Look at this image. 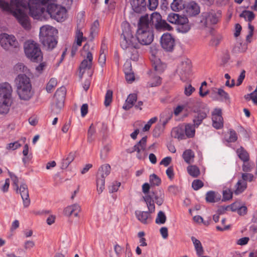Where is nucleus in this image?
<instances>
[{
	"label": "nucleus",
	"mask_w": 257,
	"mask_h": 257,
	"mask_svg": "<svg viewBox=\"0 0 257 257\" xmlns=\"http://www.w3.org/2000/svg\"><path fill=\"white\" fill-rule=\"evenodd\" d=\"M168 191L174 195H176L179 191V188L175 185H170L168 187Z\"/></svg>",
	"instance_id": "63"
},
{
	"label": "nucleus",
	"mask_w": 257,
	"mask_h": 257,
	"mask_svg": "<svg viewBox=\"0 0 257 257\" xmlns=\"http://www.w3.org/2000/svg\"><path fill=\"white\" fill-rule=\"evenodd\" d=\"M149 4L147 5L150 10H155L158 6V0H148Z\"/></svg>",
	"instance_id": "54"
},
{
	"label": "nucleus",
	"mask_w": 257,
	"mask_h": 257,
	"mask_svg": "<svg viewBox=\"0 0 257 257\" xmlns=\"http://www.w3.org/2000/svg\"><path fill=\"white\" fill-rule=\"evenodd\" d=\"M204 184L202 181L199 179L195 180L192 183V187L195 190H198L202 188Z\"/></svg>",
	"instance_id": "52"
},
{
	"label": "nucleus",
	"mask_w": 257,
	"mask_h": 257,
	"mask_svg": "<svg viewBox=\"0 0 257 257\" xmlns=\"http://www.w3.org/2000/svg\"><path fill=\"white\" fill-rule=\"evenodd\" d=\"M237 139V136L235 131L230 130L229 131V137L228 139V142H235Z\"/></svg>",
	"instance_id": "55"
},
{
	"label": "nucleus",
	"mask_w": 257,
	"mask_h": 257,
	"mask_svg": "<svg viewBox=\"0 0 257 257\" xmlns=\"http://www.w3.org/2000/svg\"><path fill=\"white\" fill-rule=\"evenodd\" d=\"M212 125L216 129L221 128L223 125V118L221 115H212Z\"/></svg>",
	"instance_id": "32"
},
{
	"label": "nucleus",
	"mask_w": 257,
	"mask_h": 257,
	"mask_svg": "<svg viewBox=\"0 0 257 257\" xmlns=\"http://www.w3.org/2000/svg\"><path fill=\"white\" fill-rule=\"evenodd\" d=\"M236 189L234 190V193L238 195L241 193L246 188V183L242 181L239 180L235 185Z\"/></svg>",
	"instance_id": "36"
},
{
	"label": "nucleus",
	"mask_w": 257,
	"mask_h": 257,
	"mask_svg": "<svg viewBox=\"0 0 257 257\" xmlns=\"http://www.w3.org/2000/svg\"><path fill=\"white\" fill-rule=\"evenodd\" d=\"M8 173L10 176L11 179L13 181V185L14 186V188L16 190V192L18 193V188L19 186V179L12 172L8 171Z\"/></svg>",
	"instance_id": "40"
},
{
	"label": "nucleus",
	"mask_w": 257,
	"mask_h": 257,
	"mask_svg": "<svg viewBox=\"0 0 257 257\" xmlns=\"http://www.w3.org/2000/svg\"><path fill=\"white\" fill-rule=\"evenodd\" d=\"M120 185L121 183L117 181L112 182V184L108 187L109 192L112 193L116 192Z\"/></svg>",
	"instance_id": "50"
},
{
	"label": "nucleus",
	"mask_w": 257,
	"mask_h": 257,
	"mask_svg": "<svg viewBox=\"0 0 257 257\" xmlns=\"http://www.w3.org/2000/svg\"><path fill=\"white\" fill-rule=\"evenodd\" d=\"M99 22L97 20L95 21L92 24L91 29H90V34L92 35H95L98 31L99 28Z\"/></svg>",
	"instance_id": "53"
},
{
	"label": "nucleus",
	"mask_w": 257,
	"mask_h": 257,
	"mask_svg": "<svg viewBox=\"0 0 257 257\" xmlns=\"http://www.w3.org/2000/svg\"><path fill=\"white\" fill-rule=\"evenodd\" d=\"M185 2L184 0H173L171 8L173 11H179L185 8Z\"/></svg>",
	"instance_id": "30"
},
{
	"label": "nucleus",
	"mask_w": 257,
	"mask_h": 257,
	"mask_svg": "<svg viewBox=\"0 0 257 257\" xmlns=\"http://www.w3.org/2000/svg\"><path fill=\"white\" fill-rule=\"evenodd\" d=\"M191 70V63L189 59L182 61L177 69L180 79L183 81H185L190 75Z\"/></svg>",
	"instance_id": "14"
},
{
	"label": "nucleus",
	"mask_w": 257,
	"mask_h": 257,
	"mask_svg": "<svg viewBox=\"0 0 257 257\" xmlns=\"http://www.w3.org/2000/svg\"><path fill=\"white\" fill-rule=\"evenodd\" d=\"M195 91V88L191 85H186L185 87L184 94L186 96H190Z\"/></svg>",
	"instance_id": "56"
},
{
	"label": "nucleus",
	"mask_w": 257,
	"mask_h": 257,
	"mask_svg": "<svg viewBox=\"0 0 257 257\" xmlns=\"http://www.w3.org/2000/svg\"><path fill=\"white\" fill-rule=\"evenodd\" d=\"M80 211V206L77 204H74L66 207L64 209V214L68 216L74 215V216L77 217Z\"/></svg>",
	"instance_id": "25"
},
{
	"label": "nucleus",
	"mask_w": 257,
	"mask_h": 257,
	"mask_svg": "<svg viewBox=\"0 0 257 257\" xmlns=\"http://www.w3.org/2000/svg\"><path fill=\"white\" fill-rule=\"evenodd\" d=\"M20 194L23 200L24 206L27 207L30 204V199L29 198V191L27 185L25 184H22L18 188V193Z\"/></svg>",
	"instance_id": "18"
},
{
	"label": "nucleus",
	"mask_w": 257,
	"mask_h": 257,
	"mask_svg": "<svg viewBox=\"0 0 257 257\" xmlns=\"http://www.w3.org/2000/svg\"><path fill=\"white\" fill-rule=\"evenodd\" d=\"M166 216L165 214L162 211H160L158 213L156 219V223L157 224H164L166 222Z\"/></svg>",
	"instance_id": "42"
},
{
	"label": "nucleus",
	"mask_w": 257,
	"mask_h": 257,
	"mask_svg": "<svg viewBox=\"0 0 257 257\" xmlns=\"http://www.w3.org/2000/svg\"><path fill=\"white\" fill-rule=\"evenodd\" d=\"M253 178V175L252 174L249 173H243L242 174V181L245 182L248 181L251 182L252 181Z\"/></svg>",
	"instance_id": "60"
},
{
	"label": "nucleus",
	"mask_w": 257,
	"mask_h": 257,
	"mask_svg": "<svg viewBox=\"0 0 257 257\" xmlns=\"http://www.w3.org/2000/svg\"><path fill=\"white\" fill-rule=\"evenodd\" d=\"M184 9L186 15L189 17L196 16L200 13L199 5L194 1L190 2L186 5Z\"/></svg>",
	"instance_id": "19"
},
{
	"label": "nucleus",
	"mask_w": 257,
	"mask_h": 257,
	"mask_svg": "<svg viewBox=\"0 0 257 257\" xmlns=\"http://www.w3.org/2000/svg\"><path fill=\"white\" fill-rule=\"evenodd\" d=\"M24 51L26 56L34 62L40 61L43 55L38 44L34 41L28 40L24 45Z\"/></svg>",
	"instance_id": "6"
},
{
	"label": "nucleus",
	"mask_w": 257,
	"mask_h": 257,
	"mask_svg": "<svg viewBox=\"0 0 257 257\" xmlns=\"http://www.w3.org/2000/svg\"><path fill=\"white\" fill-rule=\"evenodd\" d=\"M17 93L21 100L28 101L31 99L34 91L32 89L31 80L26 74H19L16 78Z\"/></svg>",
	"instance_id": "3"
},
{
	"label": "nucleus",
	"mask_w": 257,
	"mask_h": 257,
	"mask_svg": "<svg viewBox=\"0 0 257 257\" xmlns=\"http://www.w3.org/2000/svg\"><path fill=\"white\" fill-rule=\"evenodd\" d=\"M173 135L175 138L179 140H184L186 139V135L184 133V131L181 128H175L173 130Z\"/></svg>",
	"instance_id": "38"
},
{
	"label": "nucleus",
	"mask_w": 257,
	"mask_h": 257,
	"mask_svg": "<svg viewBox=\"0 0 257 257\" xmlns=\"http://www.w3.org/2000/svg\"><path fill=\"white\" fill-rule=\"evenodd\" d=\"M131 5L134 11L137 13H141L147 8L146 0H131Z\"/></svg>",
	"instance_id": "20"
},
{
	"label": "nucleus",
	"mask_w": 257,
	"mask_h": 257,
	"mask_svg": "<svg viewBox=\"0 0 257 257\" xmlns=\"http://www.w3.org/2000/svg\"><path fill=\"white\" fill-rule=\"evenodd\" d=\"M137 100V95L135 93L130 94L128 95L125 100V103L122 106L123 109L125 110H129L134 105L135 102Z\"/></svg>",
	"instance_id": "27"
},
{
	"label": "nucleus",
	"mask_w": 257,
	"mask_h": 257,
	"mask_svg": "<svg viewBox=\"0 0 257 257\" xmlns=\"http://www.w3.org/2000/svg\"><path fill=\"white\" fill-rule=\"evenodd\" d=\"M149 23L153 29L155 28L157 31H170L172 27L165 20L162 19L161 15L157 13H153L149 18Z\"/></svg>",
	"instance_id": "11"
},
{
	"label": "nucleus",
	"mask_w": 257,
	"mask_h": 257,
	"mask_svg": "<svg viewBox=\"0 0 257 257\" xmlns=\"http://www.w3.org/2000/svg\"><path fill=\"white\" fill-rule=\"evenodd\" d=\"M182 157L186 163L190 164L193 162L194 153L191 150L188 149L183 152Z\"/></svg>",
	"instance_id": "34"
},
{
	"label": "nucleus",
	"mask_w": 257,
	"mask_h": 257,
	"mask_svg": "<svg viewBox=\"0 0 257 257\" xmlns=\"http://www.w3.org/2000/svg\"><path fill=\"white\" fill-rule=\"evenodd\" d=\"M110 151V147L108 146H104L100 151V159L104 161L107 157V154Z\"/></svg>",
	"instance_id": "51"
},
{
	"label": "nucleus",
	"mask_w": 257,
	"mask_h": 257,
	"mask_svg": "<svg viewBox=\"0 0 257 257\" xmlns=\"http://www.w3.org/2000/svg\"><path fill=\"white\" fill-rule=\"evenodd\" d=\"M21 146L20 144L18 142L10 143L8 145L7 149L11 150H15Z\"/></svg>",
	"instance_id": "59"
},
{
	"label": "nucleus",
	"mask_w": 257,
	"mask_h": 257,
	"mask_svg": "<svg viewBox=\"0 0 257 257\" xmlns=\"http://www.w3.org/2000/svg\"><path fill=\"white\" fill-rule=\"evenodd\" d=\"M75 39L77 45L80 46L84 38L83 33L80 30L77 29L76 32Z\"/></svg>",
	"instance_id": "48"
},
{
	"label": "nucleus",
	"mask_w": 257,
	"mask_h": 257,
	"mask_svg": "<svg viewBox=\"0 0 257 257\" xmlns=\"http://www.w3.org/2000/svg\"><path fill=\"white\" fill-rule=\"evenodd\" d=\"M136 38L140 46L149 45L153 41V29L149 23V17L148 15L142 16L140 18Z\"/></svg>",
	"instance_id": "2"
},
{
	"label": "nucleus",
	"mask_w": 257,
	"mask_h": 257,
	"mask_svg": "<svg viewBox=\"0 0 257 257\" xmlns=\"http://www.w3.org/2000/svg\"><path fill=\"white\" fill-rule=\"evenodd\" d=\"M162 50L159 49V46L153 45L150 48V60L153 69L158 74L164 72L166 68L165 63L162 62L160 56L162 54Z\"/></svg>",
	"instance_id": "7"
},
{
	"label": "nucleus",
	"mask_w": 257,
	"mask_h": 257,
	"mask_svg": "<svg viewBox=\"0 0 257 257\" xmlns=\"http://www.w3.org/2000/svg\"><path fill=\"white\" fill-rule=\"evenodd\" d=\"M27 70V68L22 63H19L14 67V71L16 73L20 72H26Z\"/></svg>",
	"instance_id": "44"
},
{
	"label": "nucleus",
	"mask_w": 257,
	"mask_h": 257,
	"mask_svg": "<svg viewBox=\"0 0 257 257\" xmlns=\"http://www.w3.org/2000/svg\"><path fill=\"white\" fill-rule=\"evenodd\" d=\"M156 73L159 74L154 70H151L149 73L150 80L148 82V85L150 87H156L161 84V78L158 75L156 74Z\"/></svg>",
	"instance_id": "22"
},
{
	"label": "nucleus",
	"mask_w": 257,
	"mask_h": 257,
	"mask_svg": "<svg viewBox=\"0 0 257 257\" xmlns=\"http://www.w3.org/2000/svg\"><path fill=\"white\" fill-rule=\"evenodd\" d=\"M80 211V206L77 204H74L66 207L64 209V214L68 216L74 215V216L77 217Z\"/></svg>",
	"instance_id": "26"
},
{
	"label": "nucleus",
	"mask_w": 257,
	"mask_h": 257,
	"mask_svg": "<svg viewBox=\"0 0 257 257\" xmlns=\"http://www.w3.org/2000/svg\"><path fill=\"white\" fill-rule=\"evenodd\" d=\"M93 60L92 54L90 52H87L86 58L84 59L80 65V69H90L91 68Z\"/></svg>",
	"instance_id": "28"
},
{
	"label": "nucleus",
	"mask_w": 257,
	"mask_h": 257,
	"mask_svg": "<svg viewBox=\"0 0 257 257\" xmlns=\"http://www.w3.org/2000/svg\"><path fill=\"white\" fill-rule=\"evenodd\" d=\"M179 15L175 13H171L168 15L167 20L172 24H177L178 22Z\"/></svg>",
	"instance_id": "49"
},
{
	"label": "nucleus",
	"mask_w": 257,
	"mask_h": 257,
	"mask_svg": "<svg viewBox=\"0 0 257 257\" xmlns=\"http://www.w3.org/2000/svg\"><path fill=\"white\" fill-rule=\"evenodd\" d=\"M164 194L161 190H155L151 191L149 194L144 197L148 208L150 212L153 213L155 211V206L154 201L159 206L161 205L164 202Z\"/></svg>",
	"instance_id": "8"
},
{
	"label": "nucleus",
	"mask_w": 257,
	"mask_h": 257,
	"mask_svg": "<svg viewBox=\"0 0 257 257\" xmlns=\"http://www.w3.org/2000/svg\"><path fill=\"white\" fill-rule=\"evenodd\" d=\"M13 89L8 82L0 84V113H7L12 103Z\"/></svg>",
	"instance_id": "5"
},
{
	"label": "nucleus",
	"mask_w": 257,
	"mask_h": 257,
	"mask_svg": "<svg viewBox=\"0 0 257 257\" xmlns=\"http://www.w3.org/2000/svg\"><path fill=\"white\" fill-rule=\"evenodd\" d=\"M217 95L220 97L221 100H227L229 99V96L228 94L223 89L218 88L217 91Z\"/></svg>",
	"instance_id": "47"
},
{
	"label": "nucleus",
	"mask_w": 257,
	"mask_h": 257,
	"mask_svg": "<svg viewBox=\"0 0 257 257\" xmlns=\"http://www.w3.org/2000/svg\"><path fill=\"white\" fill-rule=\"evenodd\" d=\"M66 93V88L63 86L58 89L55 92V96L58 99V102L56 104L59 108H61L63 106Z\"/></svg>",
	"instance_id": "21"
},
{
	"label": "nucleus",
	"mask_w": 257,
	"mask_h": 257,
	"mask_svg": "<svg viewBox=\"0 0 257 257\" xmlns=\"http://www.w3.org/2000/svg\"><path fill=\"white\" fill-rule=\"evenodd\" d=\"M220 199V196L213 191H209L206 194L205 200L208 203H215Z\"/></svg>",
	"instance_id": "29"
},
{
	"label": "nucleus",
	"mask_w": 257,
	"mask_h": 257,
	"mask_svg": "<svg viewBox=\"0 0 257 257\" xmlns=\"http://www.w3.org/2000/svg\"><path fill=\"white\" fill-rule=\"evenodd\" d=\"M171 157H166L162 160V161L160 163V164L161 165H164L165 167H167L171 163Z\"/></svg>",
	"instance_id": "61"
},
{
	"label": "nucleus",
	"mask_w": 257,
	"mask_h": 257,
	"mask_svg": "<svg viewBox=\"0 0 257 257\" xmlns=\"http://www.w3.org/2000/svg\"><path fill=\"white\" fill-rule=\"evenodd\" d=\"M178 22L177 23V25H184L188 23V20L185 16H181L179 15Z\"/></svg>",
	"instance_id": "64"
},
{
	"label": "nucleus",
	"mask_w": 257,
	"mask_h": 257,
	"mask_svg": "<svg viewBox=\"0 0 257 257\" xmlns=\"http://www.w3.org/2000/svg\"><path fill=\"white\" fill-rule=\"evenodd\" d=\"M252 165L248 162L243 163L242 166L243 171L246 172H250L252 169Z\"/></svg>",
	"instance_id": "58"
},
{
	"label": "nucleus",
	"mask_w": 257,
	"mask_h": 257,
	"mask_svg": "<svg viewBox=\"0 0 257 257\" xmlns=\"http://www.w3.org/2000/svg\"><path fill=\"white\" fill-rule=\"evenodd\" d=\"M151 213L149 209L148 211H135V214L137 219L144 224H147L151 221Z\"/></svg>",
	"instance_id": "23"
},
{
	"label": "nucleus",
	"mask_w": 257,
	"mask_h": 257,
	"mask_svg": "<svg viewBox=\"0 0 257 257\" xmlns=\"http://www.w3.org/2000/svg\"><path fill=\"white\" fill-rule=\"evenodd\" d=\"M197 128L191 123H187L185 126V134L188 138H192L195 134V128Z\"/></svg>",
	"instance_id": "31"
},
{
	"label": "nucleus",
	"mask_w": 257,
	"mask_h": 257,
	"mask_svg": "<svg viewBox=\"0 0 257 257\" xmlns=\"http://www.w3.org/2000/svg\"><path fill=\"white\" fill-rule=\"evenodd\" d=\"M146 143L147 137H144L132 148L128 149L127 152L132 153L134 152H137L138 153L137 155V158L141 159L142 158V156L140 155V153L141 151L145 150Z\"/></svg>",
	"instance_id": "17"
},
{
	"label": "nucleus",
	"mask_w": 257,
	"mask_h": 257,
	"mask_svg": "<svg viewBox=\"0 0 257 257\" xmlns=\"http://www.w3.org/2000/svg\"><path fill=\"white\" fill-rule=\"evenodd\" d=\"M46 12L47 15L58 22L64 21L67 16V11L64 7L54 4L47 6Z\"/></svg>",
	"instance_id": "9"
},
{
	"label": "nucleus",
	"mask_w": 257,
	"mask_h": 257,
	"mask_svg": "<svg viewBox=\"0 0 257 257\" xmlns=\"http://www.w3.org/2000/svg\"><path fill=\"white\" fill-rule=\"evenodd\" d=\"M111 168L108 164L101 166L96 174V187L98 194L102 192L105 186V179L110 173Z\"/></svg>",
	"instance_id": "10"
},
{
	"label": "nucleus",
	"mask_w": 257,
	"mask_h": 257,
	"mask_svg": "<svg viewBox=\"0 0 257 257\" xmlns=\"http://www.w3.org/2000/svg\"><path fill=\"white\" fill-rule=\"evenodd\" d=\"M122 33L120 37V45L123 50H128L130 58L133 61H137L139 54L137 49L140 48V45L136 36H134L130 24L123 22L121 25Z\"/></svg>",
	"instance_id": "1"
},
{
	"label": "nucleus",
	"mask_w": 257,
	"mask_h": 257,
	"mask_svg": "<svg viewBox=\"0 0 257 257\" xmlns=\"http://www.w3.org/2000/svg\"><path fill=\"white\" fill-rule=\"evenodd\" d=\"M150 182L152 185L159 186L161 183V180L158 176L153 174L150 176Z\"/></svg>",
	"instance_id": "43"
},
{
	"label": "nucleus",
	"mask_w": 257,
	"mask_h": 257,
	"mask_svg": "<svg viewBox=\"0 0 257 257\" xmlns=\"http://www.w3.org/2000/svg\"><path fill=\"white\" fill-rule=\"evenodd\" d=\"M206 25L216 24L221 18V12L211 10L203 15Z\"/></svg>",
	"instance_id": "16"
},
{
	"label": "nucleus",
	"mask_w": 257,
	"mask_h": 257,
	"mask_svg": "<svg viewBox=\"0 0 257 257\" xmlns=\"http://www.w3.org/2000/svg\"><path fill=\"white\" fill-rule=\"evenodd\" d=\"M187 170L188 174L193 177H197L200 174V170L195 165L189 166Z\"/></svg>",
	"instance_id": "37"
},
{
	"label": "nucleus",
	"mask_w": 257,
	"mask_h": 257,
	"mask_svg": "<svg viewBox=\"0 0 257 257\" xmlns=\"http://www.w3.org/2000/svg\"><path fill=\"white\" fill-rule=\"evenodd\" d=\"M161 44L165 50L171 52L175 45V39L170 34L165 33L161 38Z\"/></svg>",
	"instance_id": "15"
},
{
	"label": "nucleus",
	"mask_w": 257,
	"mask_h": 257,
	"mask_svg": "<svg viewBox=\"0 0 257 257\" xmlns=\"http://www.w3.org/2000/svg\"><path fill=\"white\" fill-rule=\"evenodd\" d=\"M57 30L49 25L43 26L40 29V41L48 50L53 49L57 44V41L55 37Z\"/></svg>",
	"instance_id": "4"
},
{
	"label": "nucleus",
	"mask_w": 257,
	"mask_h": 257,
	"mask_svg": "<svg viewBox=\"0 0 257 257\" xmlns=\"http://www.w3.org/2000/svg\"><path fill=\"white\" fill-rule=\"evenodd\" d=\"M236 153L239 158L243 162V163L248 162L249 157L248 153L244 150V149L240 147L236 150Z\"/></svg>",
	"instance_id": "33"
},
{
	"label": "nucleus",
	"mask_w": 257,
	"mask_h": 257,
	"mask_svg": "<svg viewBox=\"0 0 257 257\" xmlns=\"http://www.w3.org/2000/svg\"><path fill=\"white\" fill-rule=\"evenodd\" d=\"M245 98L247 100H252L253 102L257 105V94H254V95H251V93L248 94L244 96Z\"/></svg>",
	"instance_id": "62"
},
{
	"label": "nucleus",
	"mask_w": 257,
	"mask_h": 257,
	"mask_svg": "<svg viewBox=\"0 0 257 257\" xmlns=\"http://www.w3.org/2000/svg\"><path fill=\"white\" fill-rule=\"evenodd\" d=\"M170 119V117H167L165 118L161 117L160 119V123L158 124L154 129V132L157 133V132H160L161 130H163L166 124L168 123Z\"/></svg>",
	"instance_id": "39"
},
{
	"label": "nucleus",
	"mask_w": 257,
	"mask_h": 257,
	"mask_svg": "<svg viewBox=\"0 0 257 257\" xmlns=\"http://www.w3.org/2000/svg\"><path fill=\"white\" fill-rule=\"evenodd\" d=\"M57 84V80L55 78H51L46 86V90L50 93L56 86Z\"/></svg>",
	"instance_id": "41"
},
{
	"label": "nucleus",
	"mask_w": 257,
	"mask_h": 257,
	"mask_svg": "<svg viewBox=\"0 0 257 257\" xmlns=\"http://www.w3.org/2000/svg\"><path fill=\"white\" fill-rule=\"evenodd\" d=\"M240 17L244 18L246 21L249 22L248 28L249 32L248 35L246 37V40L247 42H251L250 39L253 36L254 27L250 24V22L254 19L255 15L254 13L249 11L244 10L239 15Z\"/></svg>",
	"instance_id": "13"
},
{
	"label": "nucleus",
	"mask_w": 257,
	"mask_h": 257,
	"mask_svg": "<svg viewBox=\"0 0 257 257\" xmlns=\"http://www.w3.org/2000/svg\"><path fill=\"white\" fill-rule=\"evenodd\" d=\"M95 133V130L94 129V127L92 124L88 131V134H87V141L89 143H92L94 140V137L93 135Z\"/></svg>",
	"instance_id": "45"
},
{
	"label": "nucleus",
	"mask_w": 257,
	"mask_h": 257,
	"mask_svg": "<svg viewBox=\"0 0 257 257\" xmlns=\"http://www.w3.org/2000/svg\"><path fill=\"white\" fill-rule=\"evenodd\" d=\"M112 91L110 90H107L105 95V100L104 102V105L106 106H108V105H109V104L112 101Z\"/></svg>",
	"instance_id": "46"
},
{
	"label": "nucleus",
	"mask_w": 257,
	"mask_h": 257,
	"mask_svg": "<svg viewBox=\"0 0 257 257\" xmlns=\"http://www.w3.org/2000/svg\"><path fill=\"white\" fill-rule=\"evenodd\" d=\"M232 197V193L229 189H226L223 191V199L228 200Z\"/></svg>",
	"instance_id": "57"
},
{
	"label": "nucleus",
	"mask_w": 257,
	"mask_h": 257,
	"mask_svg": "<svg viewBox=\"0 0 257 257\" xmlns=\"http://www.w3.org/2000/svg\"><path fill=\"white\" fill-rule=\"evenodd\" d=\"M191 240L195 247L197 254L199 256L201 255L203 252V249L201 242L194 236L191 237Z\"/></svg>",
	"instance_id": "35"
},
{
	"label": "nucleus",
	"mask_w": 257,
	"mask_h": 257,
	"mask_svg": "<svg viewBox=\"0 0 257 257\" xmlns=\"http://www.w3.org/2000/svg\"><path fill=\"white\" fill-rule=\"evenodd\" d=\"M207 113L205 111L199 110L195 114L193 118V125L197 128L202 123L203 120L206 118Z\"/></svg>",
	"instance_id": "24"
},
{
	"label": "nucleus",
	"mask_w": 257,
	"mask_h": 257,
	"mask_svg": "<svg viewBox=\"0 0 257 257\" xmlns=\"http://www.w3.org/2000/svg\"><path fill=\"white\" fill-rule=\"evenodd\" d=\"M0 44L6 50L19 47V43L15 36L6 33L0 34Z\"/></svg>",
	"instance_id": "12"
}]
</instances>
